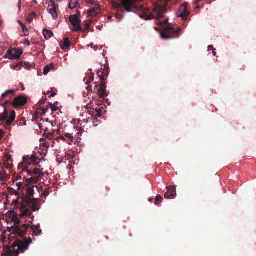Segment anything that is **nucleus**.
Returning a JSON list of instances; mask_svg holds the SVG:
<instances>
[{"label":"nucleus","instance_id":"32","mask_svg":"<svg viewBox=\"0 0 256 256\" xmlns=\"http://www.w3.org/2000/svg\"><path fill=\"white\" fill-rule=\"evenodd\" d=\"M8 117V112L6 108L3 113L0 114V118L2 120H6Z\"/></svg>","mask_w":256,"mask_h":256},{"label":"nucleus","instance_id":"30","mask_svg":"<svg viewBox=\"0 0 256 256\" xmlns=\"http://www.w3.org/2000/svg\"><path fill=\"white\" fill-rule=\"evenodd\" d=\"M92 70L91 69L88 70V72H89V73L91 74V76H90L89 80H88L86 81L85 82V83L86 84H88L94 80V74L92 73Z\"/></svg>","mask_w":256,"mask_h":256},{"label":"nucleus","instance_id":"31","mask_svg":"<svg viewBox=\"0 0 256 256\" xmlns=\"http://www.w3.org/2000/svg\"><path fill=\"white\" fill-rule=\"evenodd\" d=\"M123 12L124 10H120L116 14V17L118 20H120L123 18Z\"/></svg>","mask_w":256,"mask_h":256},{"label":"nucleus","instance_id":"47","mask_svg":"<svg viewBox=\"0 0 256 256\" xmlns=\"http://www.w3.org/2000/svg\"><path fill=\"white\" fill-rule=\"evenodd\" d=\"M24 44L28 46H29L30 44V42L28 40H25Z\"/></svg>","mask_w":256,"mask_h":256},{"label":"nucleus","instance_id":"48","mask_svg":"<svg viewBox=\"0 0 256 256\" xmlns=\"http://www.w3.org/2000/svg\"><path fill=\"white\" fill-rule=\"evenodd\" d=\"M17 186L18 187V190H20L22 186V182H18L17 184Z\"/></svg>","mask_w":256,"mask_h":256},{"label":"nucleus","instance_id":"23","mask_svg":"<svg viewBox=\"0 0 256 256\" xmlns=\"http://www.w3.org/2000/svg\"><path fill=\"white\" fill-rule=\"evenodd\" d=\"M18 22L21 26L22 28V30L24 32V36H28L29 34V30L28 28L26 26L22 23V22L20 20H18Z\"/></svg>","mask_w":256,"mask_h":256},{"label":"nucleus","instance_id":"52","mask_svg":"<svg viewBox=\"0 0 256 256\" xmlns=\"http://www.w3.org/2000/svg\"><path fill=\"white\" fill-rule=\"evenodd\" d=\"M211 50H214V47L212 46H208V51H210Z\"/></svg>","mask_w":256,"mask_h":256},{"label":"nucleus","instance_id":"22","mask_svg":"<svg viewBox=\"0 0 256 256\" xmlns=\"http://www.w3.org/2000/svg\"><path fill=\"white\" fill-rule=\"evenodd\" d=\"M71 44V42L69 40L68 38H64V40L62 44L60 45L61 48L63 50H66L68 48Z\"/></svg>","mask_w":256,"mask_h":256},{"label":"nucleus","instance_id":"53","mask_svg":"<svg viewBox=\"0 0 256 256\" xmlns=\"http://www.w3.org/2000/svg\"><path fill=\"white\" fill-rule=\"evenodd\" d=\"M21 179H22V176H16V181H18V180H20Z\"/></svg>","mask_w":256,"mask_h":256},{"label":"nucleus","instance_id":"61","mask_svg":"<svg viewBox=\"0 0 256 256\" xmlns=\"http://www.w3.org/2000/svg\"><path fill=\"white\" fill-rule=\"evenodd\" d=\"M24 87H22V90H24Z\"/></svg>","mask_w":256,"mask_h":256},{"label":"nucleus","instance_id":"10","mask_svg":"<svg viewBox=\"0 0 256 256\" xmlns=\"http://www.w3.org/2000/svg\"><path fill=\"white\" fill-rule=\"evenodd\" d=\"M27 102V99L23 96H19L16 98L12 102L14 108L24 106Z\"/></svg>","mask_w":256,"mask_h":256},{"label":"nucleus","instance_id":"49","mask_svg":"<svg viewBox=\"0 0 256 256\" xmlns=\"http://www.w3.org/2000/svg\"><path fill=\"white\" fill-rule=\"evenodd\" d=\"M42 146L46 147V148H48L49 146V144L47 142H43L42 143Z\"/></svg>","mask_w":256,"mask_h":256},{"label":"nucleus","instance_id":"26","mask_svg":"<svg viewBox=\"0 0 256 256\" xmlns=\"http://www.w3.org/2000/svg\"><path fill=\"white\" fill-rule=\"evenodd\" d=\"M54 66L52 64H47L44 66V74H47L50 72L52 70H54Z\"/></svg>","mask_w":256,"mask_h":256},{"label":"nucleus","instance_id":"19","mask_svg":"<svg viewBox=\"0 0 256 256\" xmlns=\"http://www.w3.org/2000/svg\"><path fill=\"white\" fill-rule=\"evenodd\" d=\"M15 92L16 91L14 90H6L5 92L2 94V96L0 100H4L5 98H10Z\"/></svg>","mask_w":256,"mask_h":256},{"label":"nucleus","instance_id":"56","mask_svg":"<svg viewBox=\"0 0 256 256\" xmlns=\"http://www.w3.org/2000/svg\"><path fill=\"white\" fill-rule=\"evenodd\" d=\"M212 50V54L214 56H216V52H215V49L214 48V50Z\"/></svg>","mask_w":256,"mask_h":256},{"label":"nucleus","instance_id":"63","mask_svg":"<svg viewBox=\"0 0 256 256\" xmlns=\"http://www.w3.org/2000/svg\"><path fill=\"white\" fill-rule=\"evenodd\" d=\"M96 86H98V85L97 84V83H96Z\"/></svg>","mask_w":256,"mask_h":256},{"label":"nucleus","instance_id":"18","mask_svg":"<svg viewBox=\"0 0 256 256\" xmlns=\"http://www.w3.org/2000/svg\"><path fill=\"white\" fill-rule=\"evenodd\" d=\"M40 225L38 226H35L33 225L30 228L32 229V230L33 232L32 236H38L42 234V230L40 229Z\"/></svg>","mask_w":256,"mask_h":256},{"label":"nucleus","instance_id":"29","mask_svg":"<svg viewBox=\"0 0 256 256\" xmlns=\"http://www.w3.org/2000/svg\"><path fill=\"white\" fill-rule=\"evenodd\" d=\"M12 156L8 154H6L4 156V162L10 163L12 162Z\"/></svg>","mask_w":256,"mask_h":256},{"label":"nucleus","instance_id":"39","mask_svg":"<svg viewBox=\"0 0 256 256\" xmlns=\"http://www.w3.org/2000/svg\"><path fill=\"white\" fill-rule=\"evenodd\" d=\"M91 24V22H87L86 24H84V31H87L90 28V24Z\"/></svg>","mask_w":256,"mask_h":256},{"label":"nucleus","instance_id":"27","mask_svg":"<svg viewBox=\"0 0 256 256\" xmlns=\"http://www.w3.org/2000/svg\"><path fill=\"white\" fill-rule=\"evenodd\" d=\"M98 10H99L98 6H96L94 8H92L91 10H88V14L89 15H90V14L96 15L98 13Z\"/></svg>","mask_w":256,"mask_h":256},{"label":"nucleus","instance_id":"25","mask_svg":"<svg viewBox=\"0 0 256 256\" xmlns=\"http://www.w3.org/2000/svg\"><path fill=\"white\" fill-rule=\"evenodd\" d=\"M64 136H65L64 141H66L68 144H70L72 142H73L74 137L72 135V134H69V133H66V134H64Z\"/></svg>","mask_w":256,"mask_h":256},{"label":"nucleus","instance_id":"40","mask_svg":"<svg viewBox=\"0 0 256 256\" xmlns=\"http://www.w3.org/2000/svg\"><path fill=\"white\" fill-rule=\"evenodd\" d=\"M104 78L106 79L107 76H108V69H109V68L107 66H106V65H104Z\"/></svg>","mask_w":256,"mask_h":256},{"label":"nucleus","instance_id":"1","mask_svg":"<svg viewBox=\"0 0 256 256\" xmlns=\"http://www.w3.org/2000/svg\"><path fill=\"white\" fill-rule=\"evenodd\" d=\"M12 221L14 226L8 227L7 230L10 233V239L16 238V240L12 244V247L8 248V253L10 256H18L19 252H24L28 249V245L32 242L30 238L28 239L24 238V236L29 228V225L21 224L18 218L14 216Z\"/></svg>","mask_w":256,"mask_h":256},{"label":"nucleus","instance_id":"42","mask_svg":"<svg viewBox=\"0 0 256 256\" xmlns=\"http://www.w3.org/2000/svg\"><path fill=\"white\" fill-rule=\"evenodd\" d=\"M49 106L52 112L56 111L58 109V108L52 104H50Z\"/></svg>","mask_w":256,"mask_h":256},{"label":"nucleus","instance_id":"45","mask_svg":"<svg viewBox=\"0 0 256 256\" xmlns=\"http://www.w3.org/2000/svg\"><path fill=\"white\" fill-rule=\"evenodd\" d=\"M57 6L54 3V2L52 1V2H51V1L50 0L49 3H48V8H50V7L52 8V6Z\"/></svg>","mask_w":256,"mask_h":256},{"label":"nucleus","instance_id":"46","mask_svg":"<svg viewBox=\"0 0 256 256\" xmlns=\"http://www.w3.org/2000/svg\"><path fill=\"white\" fill-rule=\"evenodd\" d=\"M86 2L90 4H95V1L94 0H86Z\"/></svg>","mask_w":256,"mask_h":256},{"label":"nucleus","instance_id":"11","mask_svg":"<svg viewBox=\"0 0 256 256\" xmlns=\"http://www.w3.org/2000/svg\"><path fill=\"white\" fill-rule=\"evenodd\" d=\"M167 192L164 194V198L166 199L174 198L176 196V188L174 186L166 187Z\"/></svg>","mask_w":256,"mask_h":256},{"label":"nucleus","instance_id":"5","mask_svg":"<svg viewBox=\"0 0 256 256\" xmlns=\"http://www.w3.org/2000/svg\"><path fill=\"white\" fill-rule=\"evenodd\" d=\"M143 1L144 0H120V2H112V4L114 8L119 9L122 8L126 12H130L136 8V2H140Z\"/></svg>","mask_w":256,"mask_h":256},{"label":"nucleus","instance_id":"41","mask_svg":"<svg viewBox=\"0 0 256 256\" xmlns=\"http://www.w3.org/2000/svg\"><path fill=\"white\" fill-rule=\"evenodd\" d=\"M49 107H50V106L48 105V106H46V108H41V110L42 111V114H45L46 112H47L48 111Z\"/></svg>","mask_w":256,"mask_h":256},{"label":"nucleus","instance_id":"35","mask_svg":"<svg viewBox=\"0 0 256 256\" xmlns=\"http://www.w3.org/2000/svg\"><path fill=\"white\" fill-rule=\"evenodd\" d=\"M20 64H22V62H18L16 64L12 65L10 67L13 70H20V68H19L20 67Z\"/></svg>","mask_w":256,"mask_h":256},{"label":"nucleus","instance_id":"14","mask_svg":"<svg viewBox=\"0 0 256 256\" xmlns=\"http://www.w3.org/2000/svg\"><path fill=\"white\" fill-rule=\"evenodd\" d=\"M106 84L104 82H102L99 88H97V92L101 98H104L108 96L106 92Z\"/></svg>","mask_w":256,"mask_h":256},{"label":"nucleus","instance_id":"12","mask_svg":"<svg viewBox=\"0 0 256 256\" xmlns=\"http://www.w3.org/2000/svg\"><path fill=\"white\" fill-rule=\"evenodd\" d=\"M103 109L102 106H98L95 109L93 108L92 110H90L89 114L92 116V118L96 120L97 118L101 117Z\"/></svg>","mask_w":256,"mask_h":256},{"label":"nucleus","instance_id":"28","mask_svg":"<svg viewBox=\"0 0 256 256\" xmlns=\"http://www.w3.org/2000/svg\"><path fill=\"white\" fill-rule=\"evenodd\" d=\"M104 74V72L100 70H99L97 72V74L98 75V76L100 78L101 82H104V80H106Z\"/></svg>","mask_w":256,"mask_h":256},{"label":"nucleus","instance_id":"58","mask_svg":"<svg viewBox=\"0 0 256 256\" xmlns=\"http://www.w3.org/2000/svg\"><path fill=\"white\" fill-rule=\"evenodd\" d=\"M200 0H196V4H198V2Z\"/></svg>","mask_w":256,"mask_h":256},{"label":"nucleus","instance_id":"62","mask_svg":"<svg viewBox=\"0 0 256 256\" xmlns=\"http://www.w3.org/2000/svg\"><path fill=\"white\" fill-rule=\"evenodd\" d=\"M50 1H51V2H52V1H54V0H50Z\"/></svg>","mask_w":256,"mask_h":256},{"label":"nucleus","instance_id":"37","mask_svg":"<svg viewBox=\"0 0 256 256\" xmlns=\"http://www.w3.org/2000/svg\"><path fill=\"white\" fill-rule=\"evenodd\" d=\"M2 172H1L0 180H4L7 178V174L6 171L4 170V167H2Z\"/></svg>","mask_w":256,"mask_h":256},{"label":"nucleus","instance_id":"60","mask_svg":"<svg viewBox=\"0 0 256 256\" xmlns=\"http://www.w3.org/2000/svg\"><path fill=\"white\" fill-rule=\"evenodd\" d=\"M152 199H150V200H149V201H150V202H151V201H152Z\"/></svg>","mask_w":256,"mask_h":256},{"label":"nucleus","instance_id":"55","mask_svg":"<svg viewBox=\"0 0 256 256\" xmlns=\"http://www.w3.org/2000/svg\"><path fill=\"white\" fill-rule=\"evenodd\" d=\"M56 95V94L55 92H52L50 96V97H54Z\"/></svg>","mask_w":256,"mask_h":256},{"label":"nucleus","instance_id":"2","mask_svg":"<svg viewBox=\"0 0 256 256\" xmlns=\"http://www.w3.org/2000/svg\"><path fill=\"white\" fill-rule=\"evenodd\" d=\"M26 193L21 196L18 192H16L18 196L17 198L14 201V208L20 211L19 216L22 218H28L31 216V212L28 206L30 205V200L32 199L34 194V186L28 184L26 188Z\"/></svg>","mask_w":256,"mask_h":256},{"label":"nucleus","instance_id":"15","mask_svg":"<svg viewBox=\"0 0 256 256\" xmlns=\"http://www.w3.org/2000/svg\"><path fill=\"white\" fill-rule=\"evenodd\" d=\"M22 166H24L23 170H26V172L29 170L28 166L32 164V160L31 157L28 156H24L23 158V162L22 163Z\"/></svg>","mask_w":256,"mask_h":256},{"label":"nucleus","instance_id":"17","mask_svg":"<svg viewBox=\"0 0 256 256\" xmlns=\"http://www.w3.org/2000/svg\"><path fill=\"white\" fill-rule=\"evenodd\" d=\"M58 6H52V8H48V11L52 15L54 20H56L58 18V15L56 12V8Z\"/></svg>","mask_w":256,"mask_h":256},{"label":"nucleus","instance_id":"54","mask_svg":"<svg viewBox=\"0 0 256 256\" xmlns=\"http://www.w3.org/2000/svg\"><path fill=\"white\" fill-rule=\"evenodd\" d=\"M33 118L35 121H37L38 119V116H34Z\"/></svg>","mask_w":256,"mask_h":256},{"label":"nucleus","instance_id":"21","mask_svg":"<svg viewBox=\"0 0 256 256\" xmlns=\"http://www.w3.org/2000/svg\"><path fill=\"white\" fill-rule=\"evenodd\" d=\"M78 6H80V4L76 0H69L68 8L70 9L73 10Z\"/></svg>","mask_w":256,"mask_h":256},{"label":"nucleus","instance_id":"38","mask_svg":"<svg viewBox=\"0 0 256 256\" xmlns=\"http://www.w3.org/2000/svg\"><path fill=\"white\" fill-rule=\"evenodd\" d=\"M12 166V163H8V162H4L3 166L2 167H4V168L6 169H10Z\"/></svg>","mask_w":256,"mask_h":256},{"label":"nucleus","instance_id":"43","mask_svg":"<svg viewBox=\"0 0 256 256\" xmlns=\"http://www.w3.org/2000/svg\"><path fill=\"white\" fill-rule=\"evenodd\" d=\"M35 15V14L34 12H32L30 15L28 17V21L30 22H32V16H34Z\"/></svg>","mask_w":256,"mask_h":256},{"label":"nucleus","instance_id":"33","mask_svg":"<svg viewBox=\"0 0 256 256\" xmlns=\"http://www.w3.org/2000/svg\"><path fill=\"white\" fill-rule=\"evenodd\" d=\"M32 160V164L34 166H37L40 163V160L38 159L34 156H30Z\"/></svg>","mask_w":256,"mask_h":256},{"label":"nucleus","instance_id":"3","mask_svg":"<svg viewBox=\"0 0 256 256\" xmlns=\"http://www.w3.org/2000/svg\"><path fill=\"white\" fill-rule=\"evenodd\" d=\"M164 4H154L152 8H145L142 6H140L142 12L140 14V17L145 20L152 19H160L164 17L166 12V8L168 2L171 0H164Z\"/></svg>","mask_w":256,"mask_h":256},{"label":"nucleus","instance_id":"13","mask_svg":"<svg viewBox=\"0 0 256 256\" xmlns=\"http://www.w3.org/2000/svg\"><path fill=\"white\" fill-rule=\"evenodd\" d=\"M16 53H13L12 50H8L5 54L4 58H8L10 60H16L19 59L20 58L22 52H18L16 50H15Z\"/></svg>","mask_w":256,"mask_h":256},{"label":"nucleus","instance_id":"16","mask_svg":"<svg viewBox=\"0 0 256 256\" xmlns=\"http://www.w3.org/2000/svg\"><path fill=\"white\" fill-rule=\"evenodd\" d=\"M38 126L41 130H44V134H46L47 138H51L55 136V132L54 130L52 132H49L48 128H44L42 124L40 123L38 124Z\"/></svg>","mask_w":256,"mask_h":256},{"label":"nucleus","instance_id":"36","mask_svg":"<svg viewBox=\"0 0 256 256\" xmlns=\"http://www.w3.org/2000/svg\"><path fill=\"white\" fill-rule=\"evenodd\" d=\"M24 68L26 69L29 70L30 68L31 67V65L29 63H26L22 62V64H20V69L22 68Z\"/></svg>","mask_w":256,"mask_h":256},{"label":"nucleus","instance_id":"51","mask_svg":"<svg viewBox=\"0 0 256 256\" xmlns=\"http://www.w3.org/2000/svg\"><path fill=\"white\" fill-rule=\"evenodd\" d=\"M21 5H22V0H18V9L20 10V8H21Z\"/></svg>","mask_w":256,"mask_h":256},{"label":"nucleus","instance_id":"59","mask_svg":"<svg viewBox=\"0 0 256 256\" xmlns=\"http://www.w3.org/2000/svg\"><path fill=\"white\" fill-rule=\"evenodd\" d=\"M58 2H61V0H56Z\"/></svg>","mask_w":256,"mask_h":256},{"label":"nucleus","instance_id":"50","mask_svg":"<svg viewBox=\"0 0 256 256\" xmlns=\"http://www.w3.org/2000/svg\"><path fill=\"white\" fill-rule=\"evenodd\" d=\"M64 136V134L60 135L58 138L64 141L65 136Z\"/></svg>","mask_w":256,"mask_h":256},{"label":"nucleus","instance_id":"44","mask_svg":"<svg viewBox=\"0 0 256 256\" xmlns=\"http://www.w3.org/2000/svg\"><path fill=\"white\" fill-rule=\"evenodd\" d=\"M10 102V100H6V102H4L3 104H2L1 106L2 107L5 108L7 104H9Z\"/></svg>","mask_w":256,"mask_h":256},{"label":"nucleus","instance_id":"24","mask_svg":"<svg viewBox=\"0 0 256 256\" xmlns=\"http://www.w3.org/2000/svg\"><path fill=\"white\" fill-rule=\"evenodd\" d=\"M42 34L46 39L48 40L52 37L53 36V33L50 30H48V29H44L43 30Z\"/></svg>","mask_w":256,"mask_h":256},{"label":"nucleus","instance_id":"7","mask_svg":"<svg viewBox=\"0 0 256 256\" xmlns=\"http://www.w3.org/2000/svg\"><path fill=\"white\" fill-rule=\"evenodd\" d=\"M27 172L29 175L32 176L34 174L36 176V177H32L29 179H26L27 181H28V182L30 183H36L44 176V172H42V170H40V169L36 168H35L33 171L29 170L28 172Z\"/></svg>","mask_w":256,"mask_h":256},{"label":"nucleus","instance_id":"9","mask_svg":"<svg viewBox=\"0 0 256 256\" xmlns=\"http://www.w3.org/2000/svg\"><path fill=\"white\" fill-rule=\"evenodd\" d=\"M40 201L37 198H33L30 200V205L28 208L30 209L32 214V210L33 212L38 210L40 208Z\"/></svg>","mask_w":256,"mask_h":256},{"label":"nucleus","instance_id":"8","mask_svg":"<svg viewBox=\"0 0 256 256\" xmlns=\"http://www.w3.org/2000/svg\"><path fill=\"white\" fill-rule=\"evenodd\" d=\"M188 6V4L186 2L182 4L177 12V16L181 18L183 20H186L190 14V12Z\"/></svg>","mask_w":256,"mask_h":256},{"label":"nucleus","instance_id":"20","mask_svg":"<svg viewBox=\"0 0 256 256\" xmlns=\"http://www.w3.org/2000/svg\"><path fill=\"white\" fill-rule=\"evenodd\" d=\"M16 116V112L14 110H12L10 112V116L6 122V124L8 126H10L12 124V122L15 120Z\"/></svg>","mask_w":256,"mask_h":256},{"label":"nucleus","instance_id":"4","mask_svg":"<svg viewBox=\"0 0 256 256\" xmlns=\"http://www.w3.org/2000/svg\"><path fill=\"white\" fill-rule=\"evenodd\" d=\"M168 22V19L158 22V25L161 26L162 28V30L160 32L161 37L164 40L178 38V33L182 30L181 28H175L170 24H167Z\"/></svg>","mask_w":256,"mask_h":256},{"label":"nucleus","instance_id":"34","mask_svg":"<svg viewBox=\"0 0 256 256\" xmlns=\"http://www.w3.org/2000/svg\"><path fill=\"white\" fill-rule=\"evenodd\" d=\"M162 200H163V198L161 196H160V195L157 196L155 199V202H154L155 204L158 205L159 204L161 203L162 201Z\"/></svg>","mask_w":256,"mask_h":256},{"label":"nucleus","instance_id":"6","mask_svg":"<svg viewBox=\"0 0 256 256\" xmlns=\"http://www.w3.org/2000/svg\"><path fill=\"white\" fill-rule=\"evenodd\" d=\"M80 14V12L78 11L76 14L71 15L69 17L70 22L74 26V28L72 30L73 31L78 32L82 30L83 28L80 25L81 22V20L79 18Z\"/></svg>","mask_w":256,"mask_h":256},{"label":"nucleus","instance_id":"57","mask_svg":"<svg viewBox=\"0 0 256 256\" xmlns=\"http://www.w3.org/2000/svg\"><path fill=\"white\" fill-rule=\"evenodd\" d=\"M40 104H44V101H40Z\"/></svg>","mask_w":256,"mask_h":256}]
</instances>
